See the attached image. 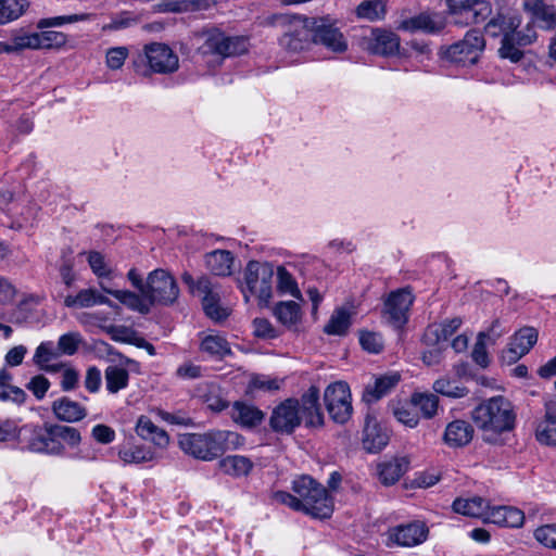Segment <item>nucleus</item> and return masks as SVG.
<instances>
[{"label": "nucleus", "mask_w": 556, "mask_h": 556, "mask_svg": "<svg viewBox=\"0 0 556 556\" xmlns=\"http://www.w3.org/2000/svg\"><path fill=\"white\" fill-rule=\"evenodd\" d=\"M292 490L295 495L277 491L274 493V500L313 518L326 519L332 515L334 508L332 496L325 486L309 476H301L294 479Z\"/></svg>", "instance_id": "1"}, {"label": "nucleus", "mask_w": 556, "mask_h": 556, "mask_svg": "<svg viewBox=\"0 0 556 556\" xmlns=\"http://www.w3.org/2000/svg\"><path fill=\"white\" fill-rule=\"evenodd\" d=\"M16 437L23 450L48 455H62L65 445L74 447L81 440L76 428L58 424L24 425Z\"/></svg>", "instance_id": "2"}, {"label": "nucleus", "mask_w": 556, "mask_h": 556, "mask_svg": "<svg viewBox=\"0 0 556 556\" xmlns=\"http://www.w3.org/2000/svg\"><path fill=\"white\" fill-rule=\"evenodd\" d=\"M475 425L482 431V439L490 444H501V435L515 425L511 404L503 396H494L479 404L471 413Z\"/></svg>", "instance_id": "3"}, {"label": "nucleus", "mask_w": 556, "mask_h": 556, "mask_svg": "<svg viewBox=\"0 0 556 556\" xmlns=\"http://www.w3.org/2000/svg\"><path fill=\"white\" fill-rule=\"evenodd\" d=\"M180 448L188 455L201 459L213 460L227 450L237 448L242 438L232 431H210L205 433H184L178 440Z\"/></svg>", "instance_id": "4"}, {"label": "nucleus", "mask_w": 556, "mask_h": 556, "mask_svg": "<svg viewBox=\"0 0 556 556\" xmlns=\"http://www.w3.org/2000/svg\"><path fill=\"white\" fill-rule=\"evenodd\" d=\"M198 55L206 62L220 64L225 59L241 55L249 49L243 36H228L218 28L204 29L194 35Z\"/></svg>", "instance_id": "5"}, {"label": "nucleus", "mask_w": 556, "mask_h": 556, "mask_svg": "<svg viewBox=\"0 0 556 556\" xmlns=\"http://www.w3.org/2000/svg\"><path fill=\"white\" fill-rule=\"evenodd\" d=\"M151 307L153 305H172L179 295V288L167 271L155 269L151 271L146 281L143 291Z\"/></svg>", "instance_id": "6"}, {"label": "nucleus", "mask_w": 556, "mask_h": 556, "mask_svg": "<svg viewBox=\"0 0 556 556\" xmlns=\"http://www.w3.org/2000/svg\"><path fill=\"white\" fill-rule=\"evenodd\" d=\"M181 280L193 294L202 296L203 309L211 319L220 321L229 315L227 308L219 305V293L208 277L202 276L195 281L191 274L185 271L181 275Z\"/></svg>", "instance_id": "7"}, {"label": "nucleus", "mask_w": 556, "mask_h": 556, "mask_svg": "<svg viewBox=\"0 0 556 556\" xmlns=\"http://www.w3.org/2000/svg\"><path fill=\"white\" fill-rule=\"evenodd\" d=\"M274 269L267 263L251 261L244 271V279L249 292L256 296L260 304L266 305L273 295Z\"/></svg>", "instance_id": "8"}, {"label": "nucleus", "mask_w": 556, "mask_h": 556, "mask_svg": "<svg viewBox=\"0 0 556 556\" xmlns=\"http://www.w3.org/2000/svg\"><path fill=\"white\" fill-rule=\"evenodd\" d=\"M485 42L479 30H469L465 37L444 51V58L453 63L472 65L478 62Z\"/></svg>", "instance_id": "9"}, {"label": "nucleus", "mask_w": 556, "mask_h": 556, "mask_svg": "<svg viewBox=\"0 0 556 556\" xmlns=\"http://www.w3.org/2000/svg\"><path fill=\"white\" fill-rule=\"evenodd\" d=\"M429 528L422 520H412L391 527L387 531V546L415 547L428 540Z\"/></svg>", "instance_id": "10"}, {"label": "nucleus", "mask_w": 556, "mask_h": 556, "mask_svg": "<svg viewBox=\"0 0 556 556\" xmlns=\"http://www.w3.org/2000/svg\"><path fill=\"white\" fill-rule=\"evenodd\" d=\"M283 23L289 25L288 30L282 35L280 46L290 51L299 52L313 43V29H311V17L302 15L281 16Z\"/></svg>", "instance_id": "11"}, {"label": "nucleus", "mask_w": 556, "mask_h": 556, "mask_svg": "<svg viewBox=\"0 0 556 556\" xmlns=\"http://www.w3.org/2000/svg\"><path fill=\"white\" fill-rule=\"evenodd\" d=\"M324 400L332 420L344 424L350 419L353 407L351 391L346 382L338 381L329 384L325 390Z\"/></svg>", "instance_id": "12"}, {"label": "nucleus", "mask_w": 556, "mask_h": 556, "mask_svg": "<svg viewBox=\"0 0 556 556\" xmlns=\"http://www.w3.org/2000/svg\"><path fill=\"white\" fill-rule=\"evenodd\" d=\"M313 29V43L321 45L334 53H343L348 50V41L344 35L328 16L311 17Z\"/></svg>", "instance_id": "13"}, {"label": "nucleus", "mask_w": 556, "mask_h": 556, "mask_svg": "<svg viewBox=\"0 0 556 556\" xmlns=\"http://www.w3.org/2000/svg\"><path fill=\"white\" fill-rule=\"evenodd\" d=\"M363 49L379 56H394L400 51L401 39L397 34L380 27L371 28L362 39Z\"/></svg>", "instance_id": "14"}, {"label": "nucleus", "mask_w": 556, "mask_h": 556, "mask_svg": "<svg viewBox=\"0 0 556 556\" xmlns=\"http://www.w3.org/2000/svg\"><path fill=\"white\" fill-rule=\"evenodd\" d=\"M536 38L538 34L533 23H528L523 27H516L509 36L506 35V39H502L498 54L503 59L518 62L523 56L520 48L533 43Z\"/></svg>", "instance_id": "15"}, {"label": "nucleus", "mask_w": 556, "mask_h": 556, "mask_svg": "<svg viewBox=\"0 0 556 556\" xmlns=\"http://www.w3.org/2000/svg\"><path fill=\"white\" fill-rule=\"evenodd\" d=\"M301 406L295 399H287L277 405L271 413L269 425L278 433L291 434L301 425Z\"/></svg>", "instance_id": "16"}, {"label": "nucleus", "mask_w": 556, "mask_h": 556, "mask_svg": "<svg viewBox=\"0 0 556 556\" xmlns=\"http://www.w3.org/2000/svg\"><path fill=\"white\" fill-rule=\"evenodd\" d=\"M143 52L147 64L154 73L170 74L179 67L177 54L165 43L146 45Z\"/></svg>", "instance_id": "17"}, {"label": "nucleus", "mask_w": 556, "mask_h": 556, "mask_svg": "<svg viewBox=\"0 0 556 556\" xmlns=\"http://www.w3.org/2000/svg\"><path fill=\"white\" fill-rule=\"evenodd\" d=\"M538 341V331L532 327H523L509 340L506 349L502 351L501 359L507 365L517 363L528 354Z\"/></svg>", "instance_id": "18"}, {"label": "nucleus", "mask_w": 556, "mask_h": 556, "mask_svg": "<svg viewBox=\"0 0 556 556\" xmlns=\"http://www.w3.org/2000/svg\"><path fill=\"white\" fill-rule=\"evenodd\" d=\"M448 9L454 16H462L466 24L481 23L485 21L491 12L492 7L485 0H446Z\"/></svg>", "instance_id": "19"}, {"label": "nucleus", "mask_w": 556, "mask_h": 556, "mask_svg": "<svg viewBox=\"0 0 556 556\" xmlns=\"http://www.w3.org/2000/svg\"><path fill=\"white\" fill-rule=\"evenodd\" d=\"M413 301L414 298L407 289H400L390 293L384 302V314L394 327L400 328L407 321V312Z\"/></svg>", "instance_id": "20"}, {"label": "nucleus", "mask_w": 556, "mask_h": 556, "mask_svg": "<svg viewBox=\"0 0 556 556\" xmlns=\"http://www.w3.org/2000/svg\"><path fill=\"white\" fill-rule=\"evenodd\" d=\"M397 28L409 33L424 31L427 34H437L444 28V22L437 13L422 12L403 20Z\"/></svg>", "instance_id": "21"}, {"label": "nucleus", "mask_w": 556, "mask_h": 556, "mask_svg": "<svg viewBox=\"0 0 556 556\" xmlns=\"http://www.w3.org/2000/svg\"><path fill=\"white\" fill-rule=\"evenodd\" d=\"M135 431L142 440L150 441L160 448H166L169 444L168 433L146 415L138 417Z\"/></svg>", "instance_id": "22"}, {"label": "nucleus", "mask_w": 556, "mask_h": 556, "mask_svg": "<svg viewBox=\"0 0 556 556\" xmlns=\"http://www.w3.org/2000/svg\"><path fill=\"white\" fill-rule=\"evenodd\" d=\"M488 522L502 527L518 528L523 525L525 514L522 510L511 506L489 507Z\"/></svg>", "instance_id": "23"}, {"label": "nucleus", "mask_w": 556, "mask_h": 556, "mask_svg": "<svg viewBox=\"0 0 556 556\" xmlns=\"http://www.w3.org/2000/svg\"><path fill=\"white\" fill-rule=\"evenodd\" d=\"M100 288L105 293L114 296L116 300H118L122 304H124L131 311L138 312L143 315L149 314L151 311V305L147 296H144V294H141L140 292L138 294L128 290H114L106 287L102 282H100Z\"/></svg>", "instance_id": "24"}, {"label": "nucleus", "mask_w": 556, "mask_h": 556, "mask_svg": "<svg viewBox=\"0 0 556 556\" xmlns=\"http://www.w3.org/2000/svg\"><path fill=\"white\" fill-rule=\"evenodd\" d=\"M52 412L59 420L65 422H76L84 419L87 409L80 403L63 396L52 403Z\"/></svg>", "instance_id": "25"}, {"label": "nucleus", "mask_w": 556, "mask_h": 556, "mask_svg": "<svg viewBox=\"0 0 556 556\" xmlns=\"http://www.w3.org/2000/svg\"><path fill=\"white\" fill-rule=\"evenodd\" d=\"M521 25V17L518 14L498 13L492 17L485 25L484 31L488 36L506 39L511 30Z\"/></svg>", "instance_id": "26"}, {"label": "nucleus", "mask_w": 556, "mask_h": 556, "mask_svg": "<svg viewBox=\"0 0 556 556\" xmlns=\"http://www.w3.org/2000/svg\"><path fill=\"white\" fill-rule=\"evenodd\" d=\"M462 324V319L455 317L439 325L429 326L424 334V341L427 345H441L458 330Z\"/></svg>", "instance_id": "27"}, {"label": "nucleus", "mask_w": 556, "mask_h": 556, "mask_svg": "<svg viewBox=\"0 0 556 556\" xmlns=\"http://www.w3.org/2000/svg\"><path fill=\"white\" fill-rule=\"evenodd\" d=\"M60 356L59 350L54 346V343L52 341H45L37 346L33 362L41 370L47 372H58L65 367L64 364H51V362Z\"/></svg>", "instance_id": "28"}, {"label": "nucleus", "mask_w": 556, "mask_h": 556, "mask_svg": "<svg viewBox=\"0 0 556 556\" xmlns=\"http://www.w3.org/2000/svg\"><path fill=\"white\" fill-rule=\"evenodd\" d=\"M473 428L465 420L450 422L444 432L443 440L451 447L465 446L472 440Z\"/></svg>", "instance_id": "29"}, {"label": "nucleus", "mask_w": 556, "mask_h": 556, "mask_svg": "<svg viewBox=\"0 0 556 556\" xmlns=\"http://www.w3.org/2000/svg\"><path fill=\"white\" fill-rule=\"evenodd\" d=\"M388 442V433L376 421L367 417L363 435L364 448L369 453H378Z\"/></svg>", "instance_id": "30"}, {"label": "nucleus", "mask_w": 556, "mask_h": 556, "mask_svg": "<svg viewBox=\"0 0 556 556\" xmlns=\"http://www.w3.org/2000/svg\"><path fill=\"white\" fill-rule=\"evenodd\" d=\"M64 305L70 308H84L94 305L112 306V302L96 289L89 288L80 290L76 295H67L64 299Z\"/></svg>", "instance_id": "31"}, {"label": "nucleus", "mask_w": 556, "mask_h": 556, "mask_svg": "<svg viewBox=\"0 0 556 556\" xmlns=\"http://www.w3.org/2000/svg\"><path fill=\"white\" fill-rule=\"evenodd\" d=\"M452 507L457 514L473 518H483L486 520L490 506L484 498L480 496H472L469 498H456L453 502Z\"/></svg>", "instance_id": "32"}, {"label": "nucleus", "mask_w": 556, "mask_h": 556, "mask_svg": "<svg viewBox=\"0 0 556 556\" xmlns=\"http://www.w3.org/2000/svg\"><path fill=\"white\" fill-rule=\"evenodd\" d=\"M399 381L400 376L396 374L380 376L365 387L363 399L368 403L376 402L388 394Z\"/></svg>", "instance_id": "33"}, {"label": "nucleus", "mask_w": 556, "mask_h": 556, "mask_svg": "<svg viewBox=\"0 0 556 556\" xmlns=\"http://www.w3.org/2000/svg\"><path fill=\"white\" fill-rule=\"evenodd\" d=\"M233 256L227 250H215L205 256L206 268L215 276H229L232 273Z\"/></svg>", "instance_id": "34"}, {"label": "nucleus", "mask_w": 556, "mask_h": 556, "mask_svg": "<svg viewBox=\"0 0 556 556\" xmlns=\"http://www.w3.org/2000/svg\"><path fill=\"white\" fill-rule=\"evenodd\" d=\"M118 457L124 465H140L155 459V453L148 446L128 444L118 448Z\"/></svg>", "instance_id": "35"}, {"label": "nucleus", "mask_w": 556, "mask_h": 556, "mask_svg": "<svg viewBox=\"0 0 556 556\" xmlns=\"http://www.w3.org/2000/svg\"><path fill=\"white\" fill-rule=\"evenodd\" d=\"M407 469V462L404 458H394L378 465L380 481L386 485L394 484Z\"/></svg>", "instance_id": "36"}, {"label": "nucleus", "mask_w": 556, "mask_h": 556, "mask_svg": "<svg viewBox=\"0 0 556 556\" xmlns=\"http://www.w3.org/2000/svg\"><path fill=\"white\" fill-rule=\"evenodd\" d=\"M232 417L241 426L252 428L262 422L264 414L253 405L236 402Z\"/></svg>", "instance_id": "37"}, {"label": "nucleus", "mask_w": 556, "mask_h": 556, "mask_svg": "<svg viewBox=\"0 0 556 556\" xmlns=\"http://www.w3.org/2000/svg\"><path fill=\"white\" fill-rule=\"evenodd\" d=\"M352 312L345 307H338L333 311L329 321L325 325L324 331L329 336H345L351 326Z\"/></svg>", "instance_id": "38"}, {"label": "nucleus", "mask_w": 556, "mask_h": 556, "mask_svg": "<svg viewBox=\"0 0 556 556\" xmlns=\"http://www.w3.org/2000/svg\"><path fill=\"white\" fill-rule=\"evenodd\" d=\"M38 36L36 33L18 30L13 34L11 42H0L1 52L12 53L24 49H38Z\"/></svg>", "instance_id": "39"}, {"label": "nucleus", "mask_w": 556, "mask_h": 556, "mask_svg": "<svg viewBox=\"0 0 556 556\" xmlns=\"http://www.w3.org/2000/svg\"><path fill=\"white\" fill-rule=\"evenodd\" d=\"M219 469L229 476L241 477L247 476L253 464L250 458L241 455H230L219 460Z\"/></svg>", "instance_id": "40"}, {"label": "nucleus", "mask_w": 556, "mask_h": 556, "mask_svg": "<svg viewBox=\"0 0 556 556\" xmlns=\"http://www.w3.org/2000/svg\"><path fill=\"white\" fill-rule=\"evenodd\" d=\"M12 375L5 369L0 370V401L22 404L26 400V393L23 389L12 386L10 382Z\"/></svg>", "instance_id": "41"}, {"label": "nucleus", "mask_w": 556, "mask_h": 556, "mask_svg": "<svg viewBox=\"0 0 556 556\" xmlns=\"http://www.w3.org/2000/svg\"><path fill=\"white\" fill-rule=\"evenodd\" d=\"M104 379L108 392L116 394L128 387L129 372L124 367L111 365L104 371Z\"/></svg>", "instance_id": "42"}, {"label": "nucleus", "mask_w": 556, "mask_h": 556, "mask_svg": "<svg viewBox=\"0 0 556 556\" xmlns=\"http://www.w3.org/2000/svg\"><path fill=\"white\" fill-rule=\"evenodd\" d=\"M410 405L421 413L426 419L433 418L439 409V397L429 392H415L410 396Z\"/></svg>", "instance_id": "43"}, {"label": "nucleus", "mask_w": 556, "mask_h": 556, "mask_svg": "<svg viewBox=\"0 0 556 556\" xmlns=\"http://www.w3.org/2000/svg\"><path fill=\"white\" fill-rule=\"evenodd\" d=\"M276 318L285 326H294L301 318V307L294 301H282L274 308Z\"/></svg>", "instance_id": "44"}, {"label": "nucleus", "mask_w": 556, "mask_h": 556, "mask_svg": "<svg viewBox=\"0 0 556 556\" xmlns=\"http://www.w3.org/2000/svg\"><path fill=\"white\" fill-rule=\"evenodd\" d=\"M356 16L370 22L382 20L387 13L384 0L362 1L356 10Z\"/></svg>", "instance_id": "45"}, {"label": "nucleus", "mask_w": 556, "mask_h": 556, "mask_svg": "<svg viewBox=\"0 0 556 556\" xmlns=\"http://www.w3.org/2000/svg\"><path fill=\"white\" fill-rule=\"evenodd\" d=\"M27 8V0H0V25L17 20Z\"/></svg>", "instance_id": "46"}, {"label": "nucleus", "mask_w": 556, "mask_h": 556, "mask_svg": "<svg viewBox=\"0 0 556 556\" xmlns=\"http://www.w3.org/2000/svg\"><path fill=\"white\" fill-rule=\"evenodd\" d=\"M434 392L440 393L451 399H460L466 396L469 391L466 387L458 381L443 377L437 379L432 386Z\"/></svg>", "instance_id": "47"}, {"label": "nucleus", "mask_w": 556, "mask_h": 556, "mask_svg": "<svg viewBox=\"0 0 556 556\" xmlns=\"http://www.w3.org/2000/svg\"><path fill=\"white\" fill-rule=\"evenodd\" d=\"M201 350L212 356L224 357L231 353L229 343L219 334H207L201 342Z\"/></svg>", "instance_id": "48"}, {"label": "nucleus", "mask_w": 556, "mask_h": 556, "mask_svg": "<svg viewBox=\"0 0 556 556\" xmlns=\"http://www.w3.org/2000/svg\"><path fill=\"white\" fill-rule=\"evenodd\" d=\"M277 288L281 293L302 300V294L293 276L283 266L277 268Z\"/></svg>", "instance_id": "49"}, {"label": "nucleus", "mask_w": 556, "mask_h": 556, "mask_svg": "<svg viewBox=\"0 0 556 556\" xmlns=\"http://www.w3.org/2000/svg\"><path fill=\"white\" fill-rule=\"evenodd\" d=\"M81 343V334L77 331H72L64 333L59 338L56 348L60 355L72 356L78 351Z\"/></svg>", "instance_id": "50"}, {"label": "nucleus", "mask_w": 556, "mask_h": 556, "mask_svg": "<svg viewBox=\"0 0 556 556\" xmlns=\"http://www.w3.org/2000/svg\"><path fill=\"white\" fill-rule=\"evenodd\" d=\"M318 400H319L318 390L314 387L311 388L308 390V392L302 396V410L303 412L315 410L316 419L312 418L313 426L323 425V414L320 413V409L318 406Z\"/></svg>", "instance_id": "51"}, {"label": "nucleus", "mask_w": 556, "mask_h": 556, "mask_svg": "<svg viewBox=\"0 0 556 556\" xmlns=\"http://www.w3.org/2000/svg\"><path fill=\"white\" fill-rule=\"evenodd\" d=\"M393 415L399 422L406 427L415 428L419 424V416L410 403L396 406L393 409Z\"/></svg>", "instance_id": "52"}, {"label": "nucleus", "mask_w": 556, "mask_h": 556, "mask_svg": "<svg viewBox=\"0 0 556 556\" xmlns=\"http://www.w3.org/2000/svg\"><path fill=\"white\" fill-rule=\"evenodd\" d=\"M359 343L365 351L374 354L380 353L384 345L382 336L375 331H361Z\"/></svg>", "instance_id": "53"}, {"label": "nucleus", "mask_w": 556, "mask_h": 556, "mask_svg": "<svg viewBox=\"0 0 556 556\" xmlns=\"http://www.w3.org/2000/svg\"><path fill=\"white\" fill-rule=\"evenodd\" d=\"M471 357L473 362L485 368L490 364L489 354L486 351V333L485 332H479L477 336V341L473 345Z\"/></svg>", "instance_id": "54"}, {"label": "nucleus", "mask_w": 556, "mask_h": 556, "mask_svg": "<svg viewBox=\"0 0 556 556\" xmlns=\"http://www.w3.org/2000/svg\"><path fill=\"white\" fill-rule=\"evenodd\" d=\"M38 36V49H50L52 47H60L65 43L66 37L61 31L45 30L36 33Z\"/></svg>", "instance_id": "55"}, {"label": "nucleus", "mask_w": 556, "mask_h": 556, "mask_svg": "<svg viewBox=\"0 0 556 556\" xmlns=\"http://www.w3.org/2000/svg\"><path fill=\"white\" fill-rule=\"evenodd\" d=\"M88 18V14H72V15H62L49 18H42L38 22V28H48V27H58L67 23H76L86 21Z\"/></svg>", "instance_id": "56"}, {"label": "nucleus", "mask_w": 556, "mask_h": 556, "mask_svg": "<svg viewBox=\"0 0 556 556\" xmlns=\"http://www.w3.org/2000/svg\"><path fill=\"white\" fill-rule=\"evenodd\" d=\"M536 439L547 445H556V422L542 420L536 428Z\"/></svg>", "instance_id": "57"}, {"label": "nucleus", "mask_w": 556, "mask_h": 556, "mask_svg": "<svg viewBox=\"0 0 556 556\" xmlns=\"http://www.w3.org/2000/svg\"><path fill=\"white\" fill-rule=\"evenodd\" d=\"M153 412L164 421L170 424V425H177V426H184L189 427L193 425L192 419L181 410L175 412V413H168L166 410H163L161 408L153 409Z\"/></svg>", "instance_id": "58"}, {"label": "nucleus", "mask_w": 556, "mask_h": 556, "mask_svg": "<svg viewBox=\"0 0 556 556\" xmlns=\"http://www.w3.org/2000/svg\"><path fill=\"white\" fill-rule=\"evenodd\" d=\"M532 15L543 23L544 29L549 30L556 27V7L554 4L546 3Z\"/></svg>", "instance_id": "59"}, {"label": "nucleus", "mask_w": 556, "mask_h": 556, "mask_svg": "<svg viewBox=\"0 0 556 556\" xmlns=\"http://www.w3.org/2000/svg\"><path fill=\"white\" fill-rule=\"evenodd\" d=\"M88 263L92 273L99 278L110 277L111 269L108 267L104 256L101 253L97 251L90 252L88 255Z\"/></svg>", "instance_id": "60"}, {"label": "nucleus", "mask_w": 556, "mask_h": 556, "mask_svg": "<svg viewBox=\"0 0 556 556\" xmlns=\"http://www.w3.org/2000/svg\"><path fill=\"white\" fill-rule=\"evenodd\" d=\"M29 390L37 400H42L50 388V381L42 375L34 376L27 383Z\"/></svg>", "instance_id": "61"}, {"label": "nucleus", "mask_w": 556, "mask_h": 556, "mask_svg": "<svg viewBox=\"0 0 556 556\" xmlns=\"http://www.w3.org/2000/svg\"><path fill=\"white\" fill-rule=\"evenodd\" d=\"M535 539L544 546L556 548V525H545L534 531Z\"/></svg>", "instance_id": "62"}, {"label": "nucleus", "mask_w": 556, "mask_h": 556, "mask_svg": "<svg viewBox=\"0 0 556 556\" xmlns=\"http://www.w3.org/2000/svg\"><path fill=\"white\" fill-rule=\"evenodd\" d=\"M127 56L128 49L126 47L111 48L106 52V65L111 70H119L124 65Z\"/></svg>", "instance_id": "63"}, {"label": "nucleus", "mask_w": 556, "mask_h": 556, "mask_svg": "<svg viewBox=\"0 0 556 556\" xmlns=\"http://www.w3.org/2000/svg\"><path fill=\"white\" fill-rule=\"evenodd\" d=\"M253 332L257 338L271 339L276 337V330L266 318H255L253 320Z\"/></svg>", "instance_id": "64"}]
</instances>
